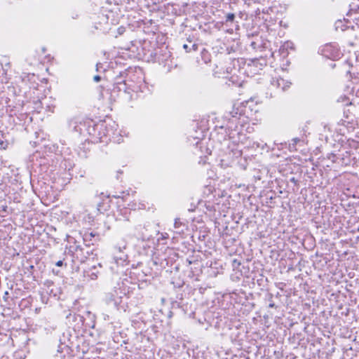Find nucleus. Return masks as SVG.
<instances>
[{"label": "nucleus", "instance_id": "obj_1", "mask_svg": "<svg viewBox=\"0 0 359 359\" xmlns=\"http://www.w3.org/2000/svg\"><path fill=\"white\" fill-rule=\"evenodd\" d=\"M273 85L276 86L278 88H280L283 90H286L288 88L291 83L282 78H278L276 81H273Z\"/></svg>", "mask_w": 359, "mask_h": 359}, {"label": "nucleus", "instance_id": "obj_2", "mask_svg": "<svg viewBox=\"0 0 359 359\" xmlns=\"http://www.w3.org/2000/svg\"><path fill=\"white\" fill-rule=\"evenodd\" d=\"M234 15L232 14V13H229L227 15H226V21H233V19H234Z\"/></svg>", "mask_w": 359, "mask_h": 359}, {"label": "nucleus", "instance_id": "obj_3", "mask_svg": "<svg viewBox=\"0 0 359 359\" xmlns=\"http://www.w3.org/2000/svg\"><path fill=\"white\" fill-rule=\"evenodd\" d=\"M180 224H181V222L178 219H175V228H178Z\"/></svg>", "mask_w": 359, "mask_h": 359}, {"label": "nucleus", "instance_id": "obj_4", "mask_svg": "<svg viewBox=\"0 0 359 359\" xmlns=\"http://www.w3.org/2000/svg\"><path fill=\"white\" fill-rule=\"evenodd\" d=\"M101 78L100 76H95L94 78H93V80L95 81V82H99L100 81Z\"/></svg>", "mask_w": 359, "mask_h": 359}, {"label": "nucleus", "instance_id": "obj_5", "mask_svg": "<svg viewBox=\"0 0 359 359\" xmlns=\"http://www.w3.org/2000/svg\"><path fill=\"white\" fill-rule=\"evenodd\" d=\"M62 264V262L61 261H59L57 263V266H60Z\"/></svg>", "mask_w": 359, "mask_h": 359}, {"label": "nucleus", "instance_id": "obj_6", "mask_svg": "<svg viewBox=\"0 0 359 359\" xmlns=\"http://www.w3.org/2000/svg\"><path fill=\"white\" fill-rule=\"evenodd\" d=\"M184 48H187V45H184Z\"/></svg>", "mask_w": 359, "mask_h": 359}]
</instances>
